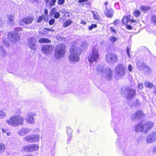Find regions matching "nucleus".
<instances>
[{"instance_id":"nucleus-1","label":"nucleus","mask_w":156,"mask_h":156,"mask_svg":"<svg viewBox=\"0 0 156 156\" xmlns=\"http://www.w3.org/2000/svg\"><path fill=\"white\" fill-rule=\"evenodd\" d=\"M69 52L68 59L69 61L76 62L79 60V56L82 54L83 51L81 48L77 46L76 43H73L71 46Z\"/></svg>"},{"instance_id":"nucleus-2","label":"nucleus","mask_w":156,"mask_h":156,"mask_svg":"<svg viewBox=\"0 0 156 156\" xmlns=\"http://www.w3.org/2000/svg\"><path fill=\"white\" fill-rule=\"evenodd\" d=\"M24 122V118L22 116L18 115H12L6 120V122L9 125L15 127L22 125Z\"/></svg>"},{"instance_id":"nucleus-3","label":"nucleus","mask_w":156,"mask_h":156,"mask_svg":"<svg viewBox=\"0 0 156 156\" xmlns=\"http://www.w3.org/2000/svg\"><path fill=\"white\" fill-rule=\"evenodd\" d=\"M66 45L62 43L59 44L56 46L54 53V57L57 59L64 57L66 54Z\"/></svg>"},{"instance_id":"nucleus-4","label":"nucleus","mask_w":156,"mask_h":156,"mask_svg":"<svg viewBox=\"0 0 156 156\" xmlns=\"http://www.w3.org/2000/svg\"><path fill=\"white\" fill-rule=\"evenodd\" d=\"M98 50L95 48L94 47L92 49L91 54L88 57V61L91 63L94 62H97L99 58Z\"/></svg>"},{"instance_id":"nucleus-5","label":"nucleus","mask_w":156,"mask_h":156,"mask_svg":"<svg viewBox=\"0 0 156 156\" xmlns=\"http://www.w3.org/2000/svg\"><path fill=\"white\" fill-rule=\"evenodd\" d=\"M39 148L38 145L32 144L25 145L21 149L22 152H30L37 151Z\"/></svg>"},{"instance_id":"nucleus-6","label":"nucleus","mask_w":156,"mask_h":156,"mask_svg":"<svg viewBox=\"0 0 156 156\" xmlns=\"http://www.w3.org/2000/svg\"><path fill=\"white\" fill-rule=\"evenodd\" d=\"M115 71L117 74L119 76H123L126 73V68L125 66L122 64H119L116 66L115 67Z\"/></svg>"},{"instance_id":"nucleus-7","label":"nucleus","mask_w":156,"mask_h":156,"mask_svg":"<svg viewBox=\"0 0 156 156\" xmlns=\"http://www.w3.org/2000/svg\"><path fill=\"white\" fill-rule=\"evenodd\" d=\"M34 20L33 16H27L23 18L19 21V25L22 26L25 24H29L31 23Z\"/></svg>"},{"instance_id":"nucleus-8","label":"nucleus","mask_w":156,"mask_h":156,"mask_svg":"<svg viewBox=\"0 0 156 156\" xmlns=\"http://www.w3.org/2000/svg\"><path fill=\"white\" fill-rule=\"evenodd\" d=\"M54 48V46L52 45H44L42 46L41 51L44 54H48L52 52Z\"/></svg>"},{"instance_id":"nucleus-9","label":"nucleus","mask_w":156,"mask_h":156,"mask_svg":"<svg viewBox=\"0 0 156 156\" xmlns=\"http://www.w3.org/2000/svg\"><path fill=\"white\" fill-rule=\"evenodd\" d=\"M105 59L108 62H115L118 59L117 55L113 53H109L107 54L105 57Z\"/></svg>"},{"instance_id":"nucleus-10","label":"nucleus","mask_w":156,"mask_h":156,"mask_svg":"<svg viewBox=\"0 0 156 156\" xmlns=\"http://www.w3.org/2000/svg\"><path fill=\"white\" fill-rule=\"evenodd\" d=\"M144 133H146L153 127L154 123L151 121H148L144 124Z\"/></svg>"},{"instance_id":"nucleus-11","label":"nucleus","mask_w":156,"mask_h":156,"mask_svg":"<svg viewBox=\"0 0 156 156\" xmlns=\"http://www.w3.org/2000/svg\"><path fill=\"white\" fill-rule=\"evenodd\" d=\"M7 37L9 39H14L15 42H16L20 39V36L17 33L13 34L12 33L9 32L7 34Z\"/></svg>"},{"instance_id":"nucleus-12","label":"nucleus","mask_w":156,"mask_h":156,"mask_svg":"<svg viewBox=\"0 0 156 156\" xmlns=\"http://www.w3.org/2000/svg\"><path fill=\"white\" fill-rule=\"evenodd\" d=\"M156 141V132L152 133L147 136L146 141L148 143H151Z\"/></svg>"},{"instance_id":"nucleus-13","label":"nucleus","mask_w":156,"mask_h":156,"mask_svg":"<svg viewBox=\"0 0 156 156\" xmlns=\"http://www.w3.org/2000/svg\"><path fill=\"white\" fill-rule=\"evenodd\" d=\"M134 131L137 132H140L143 131L144 129V125L141 123L138 124L134 126Z\"/></svg>"},{"instance_id":"nucleus-14","label":"nucleus","mask_w":156,"mask_h":156,"mask_svg":"<svg viewBox=\"0 0 156 156\" xmlns=\"http://www.w3.org/2000/svg\"><path fill=\"white\" fill-rule=\"evenodd\" d=\"M128 91V95L127 98H131L136 95V90H135L133 89H128L127 90Z\"/></svg>"},{"instance_id":"nucleus-15","label":"nucleus","mask_w":156,"mask_h":156,"mask_svg":"<svg viewBox=\"0 0 156 156\" xmlns=\"http://www.w3.org/2000/svg\"><path fill=\"white\" fill-rule=\"evenodd\" d=\"M131 16L130 15L127 16H124L122 19V22L123 25L126 24L128 23L129 21Z\"/></svg>"},{"instance_id":"nucleus-16","label":"nucleus","mask_w":156,"mask_h":156,"mask_svg":"<svg viewBox=\"0 0 156 156\" xmlns=\"http://www.w3.org/2000/svg\"><path fill=\"white\" fill-rule=\"evenodd\" d=\"M34 115L33 114H28L26 118L27 122L29 123H33L34 121V120L33 118V116Z\"/></svg>"},{"instance_id":"nucleus-17","label":"nucleus","mask_w":156,"mask_h":156,"mask_svg":"<svg viewBox=\"0 0 156 156\" xmlns=\"http://www.w3.org/2000/svg\"><path fill=\"white\" fill-rule=\"evenodd\" d=\"M91 12L93 15V18L94 20L97 21H100L101 20V17L97 12L92 10Z\"/></svg>"},{"instance_id":"nucleus-18","label":"nucleus","mask_w":156,"mask_h":156,"mask_svg":"<svg viewBox=\"0 0 156 156\" xmlns=\"http://www.w3.org/2000/svg\"><path fill=\"white\" fill-rule=\"evenodd\" d=\"M34 37H31L29 39L30 48L32 50H35L36 49V46L35 44L33 43L32 42L34 41Z\"/></svg>"},{"instance_id":"nucleus-19","label":"nucleus","mask_w":156,"mask_h":156,"mask_svg":"<svg viewBox=\"0 0 156 156\" xmlns=\"http://www.w3.org/2000/svg\"><path fill=\"white\" fill-rule=\"evenodd\" d=\"M113 11H112L111 9H107V11L105 13V15L108 17L112 18L113 16Z\"/></svg>"},{"instance_id":"nucleus-20","label":"nucleus","mask_w":156,"mask_h":156,"mask_svg":"<svg viewBox=\"0 0 156 156\" xmlns=\"http://www.w3.org/2000/svg\"><path fill=\"white\" fill-rule=\"evenodd\" d=\"M39 42L40 43H49L51 42V41L47 38H41L39 40Z\"/></svg>"},{"instance_id":"nucleus-21","label":"nucleus","mask_w":156,"mask_h":156,"mask_svg":"<svg viewBox=\"0 0 156 156\" xmlns=\"http://www.w3.org/2000/svg\"><path fill=\"white\" fill-rule=\"evenodd\" d=\"M32 135H28L24 137V139L25 141L28 142H33Z\"/></svg>"},{"instance_id":"nucleus-22","label":"nucleus","mask_w":156,"mask_h":156,"mask_svg":"<svg viewBox=\"0 0 156 156\" xmlns=\"http://www.w3.org/2000/svg\"><path fill=\"white\" fill-rule=\"evenodd\" d=\"M144 115V114L142 111H138L135 113L134 117L135 118H138Z\"/></svg>"},{"instance_id":"nucleus-23","label":"nucleus","mask_w":156,"mask_h":156,"mask_svg":"<svg viewBox=\"0 0 156 156\" xmlns=\"http://www.w3.org/2000/svg\"><path fill=\"white\" fill-rule=\"evenodd\" d=\"M106 73L107 74V76L109 78H111L112 76V71L110 69H107L105 70Z\"/></svg>"},{"instance_id":"nucleus-24","label":"nucleus","mask_w":156,"mask_h":156,"mask_svg":"<svg viewBox=\"0 0 156 156\" xmlns=\"http://www.w3.org/2000/svg\"><path fill=\"white\" fill-rule=\"evenodd\" d=\"M133 14L136 17H137L140 15L141 12L138 10H135L133 12Z\"/></svg>"},{"instance_id":"nucleus-25","label":"nucleus","mask_w":156,"mask_h":156,"mask_svg":"<svg viewBox=\"0 0 156 156\" xmlns=\"http://www.w3.org/2000/svg\"><path fill=\"white\" fill-rule=\"evenodd\" d=\"M39 136L37 135H32V140L33 142H36L38 141L39 140Z\"/></svg>"},{"instance_id":"nucleus-26","label":"nucleus","mask_w":156,"mask_h":156,"mask_svg":"<svg viewBox=\"0 0 156 156\" xmlns=\"http://www.w3.org/2000/svg\"><path fill=\"white\" fill-rule=\"evenodd\" d=\"M72 23V21L70 20L66 21L63 23V27H64L69 26Z\"/></svg>"},{"instance_id":"nucleus-27","label":"nucleus","mask_w":156,"mask_h":156,"mask_svg":"<svg viewBox=\"0 0 156 156\" xmlns=\"http://www.w3.org/2000/svg\"><path fill=\"white\" fill-rule=\"evenodd\" d=\"M140 9L143 11H147L150 9V7L149 6H142L140 8Z\"/></svg>"},{"instance_id":"nucleus-28","label":"nucleus","mask_w":156,"mask_h":156,"mask_svg":"<svg viewBox=\"0 0 156 156\" xmlns=\"http://www.w3.org/2000/svg\"><path fill=\"white\" fill-rule=\"evenodd\" d=\"M151 21L153 24L156 25V16L155 15H153L151 16Z\"/></svg>"},{"instance_id":"nucleus-29","label":"nucleus","mask_w":156,"mask_h":156,"mask_svg":"<svg viewBox=\"0 0 156 156\" xmlns=\"http://www.w3.org/2000/svg\"><path fill=\"white\" fill-rule=\"evenodd\" d=\"M5 146V145L3 143H0V153L4 151Z\"/></svg>"},{"instance_id":"nucleus-30","label":"nucleus","mask_w":156,"mask_h":156,"mask_svg":"<svg viewBox=\"0 0 156 156\" xmlns=\"http://www.w3.org/2000/svg\"><path fill=\"white\" fill-rule=\"evenodd\" d=\"M141 67L143 70L146 69L147 71H149L150 70V68L146 64H144L142 65Z\"/></svg>"},{"instance_id":"nucleus-31","label":"nucleus","mask_w":156,"mask_h":156,"mask_svg":"<svg viewBox=\"0 0 156 156\" xmlns=\"http://www.w3.org/2000/svg\"><path fill=\"white\" fill-rule=\"evenodd\" d=\"M97 25L95 24H92L90 26L88 27V29L89 30H91L93 28H96Z\"/></svg>"},{"instance_id":"nucleus-32","label":"nucleus","mask_w":156,"mask_h":156,"mask_svg":"<svg viewBox=\"0 0 156 156\" xmlns=\"http://www.w3.org/2000/svg\"><path fill=\"white\" fill-rule=\"evenodd\" d=\"M117 40V38L116 37L113 36L111 37L109 39V40L112 43H114Z\"/></svg>"},{"instance_id":"nucleus-33","label":"nucleus","mask_w":156,"mask_h":156,"mask_svg":"<svg viewBox=\"0 0 156 156\" xmlns=\"http://www.w3.org/2000/svg\"><path fill=\"white\" fill-rule=\"evenodd\" d=\"M44 18V14H42L41 16H39L37 20V23H40L41 22L43 19Z\"/></svg>"},{"instance_id":"nucleus-34","label":"nucleus","mask_w":156,"mask_h":156,"mask_svg":"<svg viewBox=\"0 0 156 156\" xmlns=\"http://www.w3.org/2000/svg\"><path fill=\"white\" fill-rule=\"evenodd\" d=\"M29 132V130L27 128L23 129L20 131L21 133H23L24 134H25Z\"/></svg>"},{"instance_id":"nucleus-35","label":"nucleus","mask_w":156,"mask_h":156,"mask_svg":"<svg viewBox=\"0 0 156 156\" xmlns=\"http://www.w3.org/2000/svg\"><path fill=\"white\" fill-rule=\"evenodd\" d=\"M8 20L9 23L14 21V17L12 15H10L8 17Z\"/></svg>"},{"instance_id":"nucleus-36","label":"nucleus","mask_w":156,"mask_h":156,"mask_svg":"<svg viewBox=\"0 0 156 156\" xmlns=\"http://www.w3.org/2000/svg\"><path fill=\"white\" fill-rule=\"evenodd\" d=\"M57 0H51L49 3V5L51 7L55 5V4Z\"/></svg>"},{"instance_id":"nucleus-37","label":"nucleus","mask_w":156,"mask_h":156,"mask_svg":"<svg viewBox=\"0 0 156 156\" xmlns=\"http://www.w3.org/2000/svg\"><path fill=\"white\" fill-rule=\"evenodd\" d=\"M65 0H58L57 4L58 5H61L65 3Z\"/></svg>"},{"instance_id":"nucleus-38","label":"nucleus","mask_w":156,"mask_h":156,"mask_svg":"<svg viewBox=\"0 0 156 156\" xmlns=\"http://www.w3.org/2000/svg\"><path fill=\"white\" fill-rule=\"evenodd\" d=\"M60 16V15L59 13L58 12H55V13L54 17V18H55V19H57Z\"/></svg>"},{"instance_id":"nucleus-39","label":"nucleus","mask_w":156,"mask_h":156,"mask_svg":"<svg viewBox=\"0 0 156 156\" xmlns=\"http://www.w3.org/2000/svg\"><path fill=\"white\" fill-rule=\"evenodd\" d=\"M72 129L70 128H67L66 129V132L68 134H70L72 133Z\"/></svg>"},{"instance_id":"nucleus-40","label":"nucleus","mask_w":156,"mask_h":156,"mask_svg":"<svg viewBox=\"0 0 156 156\" xmlns=\"http://www.w3.org/2000/svg\"><path fill=\"white\" fill-rule=\"evenodd\" d=\"M119 22V19H115L113 22V23L114 25H116L118 24Z\"/></svg>"},{"instance_id":"nucleus-41","label":"nucleus","mask_w":156,"mask_h":156,"mask_svg":"<svg viewBox=\"0 0 156 156\" xmlns=\"http://www.w3.org/2000/svg\"><path fill=\"white\" fill-rule=\"evenodd\" d=\"M154 85L152 83H148L147 84L146 87H147L151 88L153 87Z\"/></svg>"},{"instance_id":"nucleus-42","label":"nucleus","mask_w":156,"mask_h":156,"mask_svg":"<svg viewBox=\"0 0 156 156\" xmlns=\"http://www.w3.org/2000/svg\"><path fill=\"white\" fill-rule=\"evenodd\" d=\"M55 22V20L54 19H52L49 21V23L50 25L53 24Z\"/></svg>"},{"instance_id":"nucleus-43","label":"nucleus","mask_w":156,"mask_h":156,"mask_svg":"<svg viewBox=\"0 0 156 156\" xmlns=\"http://www.w3.org/2000/svg\"><path fill=\"white\" fill-rule=\"evenodd\" d=\"M22 30V29L21 27H18L14 29V30L15 32H18L21 31Z\"/></svg>"},{"instance_id":"nucleus-44","label":"nucleus","mask_w":156,"mask_h":156,"mask_svg":"<svg viewBox=\"0 0 156 156\" xmlns=\"http://www.w3.org/2000/svg\"><path fill=\"white\" fill-rule=\"evenodd\" d=\"M125 25H126V28L127 29L129 30H131L132 29V27L130 25H128V23L126 24Z\"/></svg>"},{"instance_id":"nucleus-45","label":"nucleus","mask_w":156,"mask_h":156,"mask_svg":"<svg viewBox=\"0 0 156 156\" xmlns=\"http://www.w3.org/2000/svg\"><path fill=\"white\" fill-rule=\"evenodd\" d=\"M55 8H53L50 11V14L51 15H53L54 14H55Z\"/></svg>"},{"instance_id":"nucleus-46","label":"nucleus","mask_w":156,"mask_h":156,"mask_svg":"<svg viewBox=\"0 0 156 156\" xmlns=\"http://www.w3.org/2000/svg\"><path fill=\"white\" fill-rule=\"evenodd\" d=\"M44 13L45 14V17H46V18H47L48 17V10L46 9H45L44 10Z\"/></svg>"},{"instance_id":"nucleus-47","label":"nucleus","mask_w":156,"mask_h":156,"mask_svg":"<svg viewBox=\"0 0 156 156\" xmlns=\"http://www.w3.org/2000/svg\"><path fill=\"white\" fill-rule=\"evenodd\" d=\"M110 29L111 31H112V32H113L115 34H116V31L113 27H110Z\"/></svg>"},{"instance_id":"nucleus-48","label":"nucleus","mask_w":156,"mask_h":156,"mask_svg":"<svg viewBox=\"0 0 156 156\" xmlns=\"http://www.w3.org/2000/svg\"><path fill=\"white\" fill-rule=\"evenodd\" d=\"M44 29L47 31H51V32H53L54 31V30L53 29H50L48 28H44Z\"/></svg>"},{"instance_id":"nucleus-49","label":"nucleus","mask_w":156,"mask_h":156,"mask_svg":"<svg viewBox=\"0 0 156 156\" xmlns=\"http://www.w3.org/2000/svg\"><path fill=\"white\" fill-rule=\"evenodd\" d=\"M5 114L3 111L0 110V117L4 116H5Z\"/></svg>"},{"instance_id":"nucleus-50","label":"nucleus","mask_w":156,"mask_h":156,"mask_svg":"<svg viewBox=\"0 0 156 156\" xmlns=\"http://www.w3.org/2000/svg\"><path fill=\"white\" fill-rule=\"evenodd\" d=\"M97 71L99 72H102L103 70L102 69L100 66H99L97 68Z\"/></svg>"},{"instance_id":"nucleus-51","label":"nucleus","mask_w":156,"mask_h":156,"mask_svg":"<svg viewBox=\"0 0 156 156\" xmlns=\"http://www.w3.org/2000/svg\"><path fill=\"white\" fill-rule=\"evenodd\" d=\"M133 68V67L132 66L129 64L128 65V69L129 71L130 72H132V69Z\"/></svg>"},{"instance_id":"nucleus-52","label":"nucleus","mask_w":156,"mask_h":156,"mask_svg":"<svg viewBox=\"0 0 156 156\" xmlns=\"http://www.w3.org/2000/svg\"><path fill=\"white\" fill-rule=\"evenodd\" d=\"M88 0H79L78 2L79 3H82L85 2H87Z\"/></svg>"},{"instance_id":"nucleus-53","label":"nucleus","mask_w":156,"mask_h":156,"mask_svg":"<svg viewBox=\"0 0 156 156\" xmlns=\"http://www.w3.org/2000/svg\"><path fill=\"white\" fill-rule=\"evenodd\" d=\"M80 23L83 25H86L87 23V22L83 20H81Z\"/></svg>"},{"instance_id":"nucleus-54","label":"nucleus","mask_w":156,"mask_h":156,"mask_svg":"<svg viewBox=\"0 0 156 156\" xmlns=\"http://www.w3.org/2000/svg\"><path fill=\"white\" fill-rule=\"evenodd\" d=\"M138 87L139 88L142 89L143 88V85L142 84H139L138 85Z\"/></svg>"},{"instance_id":"nucleus-55","label":"nucleus","mask_w":156,"mask_h":156,"mask_svg":"<svg viewBox=\"0 0 156 156\" xmlns=\"http://www.w3.org/2000/svg\"><path fill=\"white\" fill-rule=\"evenodd\" d=\"M129 21H130L132 23L136 22V21L135 20L133 19H130Z\"/></svg>"},{"instance_id":"nucleus-56","label":"nucleus","mask_w":156,"mask_h":156,"mask_svg":"<svg viewBox=\"0 0 156 156\" xmlns=\"http://www.w3.org/2000/svg\"><path fill=\"white\" fill-rule=\"evenodd\" d=\"M127 53L128 56H129V49L128 48H127Z\"/></svg>"},{"instance_id":"nucleus-57","label":"nucleus","mask_w":156,"mask_h":156,"mask_svg":"<svg viewBox=\"0 0 156 156\" xmlns=\"http://www.w3.org/2000/svg\"><path fill=\"white\" fill-rule=\"evenodd\" d=\"M2 132L3 133H5L6 131V130L4 129H2Z\"/></svg>"},{"instance_id":"nucleus-58","label":"nucleus","mask_w":156,"mask_h":156,"mask_svg":"<svg viewBox=\"0 0 156 156\" xmlns=\"http://www.w3.org/2000/svg\"><path fill=\"white\" fill-rule=\"evenodd\" d=\"M11 133L10 132H7V136H9V135H11Z\"/></svg>"},{"instance_id":"nucleus-59","label":"nucleus","mask_w":156,"mask_h":156,"mask_svg":"<svg viewBox=\"0 0 156 156\" xmlns=\"http://www.w3.org/2000/svg\"><path fill=\"white\" fill-rule=\"evenodd\" d=\"M108 2H107V1L105 2V3H104V4H105V5H106H106H108Z\"/></svg>"},{"instance_id":"nucleus-60","label":"nucleus","mask_w":156,"mask_h":156,"mask_svg":"<svg viewBox=\"0 0 156 156\" xmlns=\"http://www.w3.org/2000/svg\"><path fill=\"white\" fill-rule=\"evenodd\" d=\"M154 151L156 152V147L154 148Z\"/></svg>"},{"instance_id":"nucleus-61","label":"nucleus","mask_w":156,"mask_h":156,"mask_svg":"<svg viewBox=\"0 0 156 156\" xmlns=\"http://www.w3.org/2000/svg\"><path fill=\"white\" fill-rule=\"evenodd\" d=\"M49 0H45V2L46 3H47L48 2V1Z\"/></svg>"},{"instance_id":"nucleus-62","label":"nucleus","mask_w":156,"mask_h":156,"mask_svg":"<svg viewBox=\"0 0 156 156\" xmlns=\"http://www.w3.org/2000/svg\"><path fill=\"white\" fill-rule=\"evenodd\" d=\"M77 132H78V133H79V132H80V130H77Z\"/></svg>"},{"instance_id":"nucleus-63","label":"nucleus","mask_w":156,"mask_h":156,"mask_svg":"<svg viewBox=\"0 0 156 156\" xmlns=\"http://www.w3.org/2000/svg\"><path fill=\"white\" fill-rule=\"evenodd\" d=\"M34 1L37 2L38 1V0H34Z\"/></svg>"},{"instance_id":"nucleus-64","label":"nucleus","mask_w":156,"mask_h":156,"mask_svg":"<svg viewBox=\"0 0 156 156\" xmlns=\"http://www.w3.org/2000/svg\"><path fill=\"white\" fill-rule=\"evenodd\" d=\"M154 92L156 94V89H155V90L154 91Z\"/></svg>"}]
</instances>
